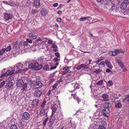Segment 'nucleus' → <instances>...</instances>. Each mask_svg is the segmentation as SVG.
<instances>
[{
    "instance_id": "2f4dec72",
    "label": "nucleus",
    "mask_w": 129,
    "mask_h": 129,
    "mask_svg": "<svg viewBox=\"0 0 129 129\" xmlns=\"http://www.w3.org/2000/svg\"><path fill=\"white\" fill-rule=\"evenodd\" d=\"M57 106L56 105H54L52 107L51 109L52 111L54 112H56L57 110Z\"/></svg>"
},
{
    "instance_id": "0e129e2a",
    "label": "nucleus",
    "mask_w": 129,
    "mask_h": 129,
    "mask_svg": "<svg viewBox=\"0 0 129 129\" xmlns=\"http://www.w3.org/2000/svg\"><path fill=\"white\" fill-rule=\"evenodd\" d=\"M58 5V4L57 3H55L53 4V6L54 7H56Z\"/></svg>"
},
{
    "instance_id": "2eb2a0df",
    "label": "nucleus",
    "mask_w": 129,
    "mask_h": 129,
    "mask_svg": "<svg viewBox=\"0 0 129 129\" xmlns=\"http://www.w3.org/2000/svg\"><path fill=\"white\" fill-rule=\"evenodd\" d=\"M38 61L40 63H43L45 61V59L43 56H41L38 58Z\"/></svg>"
},
{
    "instance_id": "58836bf2",
    "label": "nucleus",
    "mask_w": 129,
    "mask_h": 129,
    "mask_svg": "<svg viewBox=\"0 0 129 129\" xmlns=\"http://www.w3.org/2000/svg\"><path fill=\"white\" fill-rule=\"evenodd\" d=\"M96 64L99 65H103L104 67L105 66V62L104 61H102Z\"/></svg>"
},
{
    "instance_id": "9d476101",
    "label": "nucleus",
    "mask_w": 129,
    "mask_h": 129,
    "mask_svg": "<svg viewBox=\"0 0 129 129\" xmlns=\"http://www.w3.org/2000/svg\"><path fill=\"white\" fill-rule=\"evenodd\" d=\"M4 18L6 20H8L12 18V15L11 13H5Z\"/></svg>"
},
{
    "instance_id": "e433bc0d",
    "label": "nucleus",
    "mask_w": 129,
    "mask_h": 129,
    "mask_svg": "<svg viewBox=\"0 0 129 129\" xmlns=\"http://www.w3.org/2000/svg\"><path fill=\"white\" fill-rule=\"evenodd\" d=\"M89 17H84L83 18H79V20L80 21H84L86 20Z\"/></svg>"
},
{
    "instance_id": "393cba45",
    "label": "nucleus",
    "mask_w": 129,
    "mask_h": 129,
    "mask_svg": "<svg viewBox=\"0 0 129 129\" xmlns=\"http://www.w3.org/2000/svg\"><path fill=\"white\" fill-rule=\"evenodd\" d=\"M117 62L122 68H123L124 67L123 64L121 60H117Z\"/></svg>"
},
{
    "instance_id": "09e8293b",
    "label": "nucleus",
    "mask_w": 129,
    "mask_h": 129,
    "mask_svg": "<svg viewBox=\"0 0 129 129\" xmlns=\"http://www.w3.org/2000/svg\"><path fill=\"white\" fill-rule=\"evenodd\" d=\"M5 51L4 48L3 49L0 51V55H1L3 54L5 52Z\"/></svg>"
},
{
    "instance_id": "0eeeda50",
    "label": "nucleus",
    "mask_w": 129,
    "mask_h": 129,
    "mask_svg": "<svg viewBox=\"0 0 129 129\" xmlns=\"http://www.w3.org/2000/svg\"><path fill=\"white\" fill-rule=\"evenodd\" d=\"M43 84L42 82L39 81L36 82L34 85L33 87L34 89H36L37 88H40L42 87Z\"/></svg>"
},
{
    "instance_id": "72a5a7b5",
    "label": "nucleus",
    "mask_w": 129,
    "mask_h": 129,
    "mask_svg": "<svg viewBox=\"0 0 129 129\" xmlns=\"http://www.w3.org/2000/svg\"><path fill=\"white\" fill-rule=\"evenodd\" d=\"M74 68H76L78 70H80L82 68V64H81V65L79 66L76 65L74 67Z\"/></svg>"
},
{
    "instance_id": "338daca9",
    "label": "nucleus",
    "mask_w": 129,
    "mask_h": 129,
    "mask_svg": "<svg viewBox=\"0 0 129 129\" xmlns=\"http://www.w3.org/2000/svg\"><path fill=\"white\" fill-rule=\"evenodd\" d=\"M15 70H16V69H12L11 71V73L12 75L14 73V72L15 71Z\"/></svg>"
},
{
    "instance_id": "e2e57ef3",
    "label": "nucleus",
    "mask_w": 129,
    "mask_h": 129,
    "mask_svg": "<svg viewBox=\"0 0 129 129\" xmlns=\"http://www.w3.org/2000/svg\"><path fill=\"white\" fill-rule=\"evenodd\" d=\"M52 43V41L51 40H48V43L49 44H51Z\"/></svg>"
},
{
    "instance_id": "f03ea898",
    "label": "nucleus",
    "mask_w": 129,
    "mask_h": 129,
    "mask_svg": "<svg viewBox=\"0 0 129 129\" xmlns=\"http://www.w3.org/2000/svg\"><path fill=\"white\" fill-rule=\"evenodd\" d=\"M28 67L30 68L35 69L36 70H38L42 68V66L41 65H39L38 63L35 61H33Z\"/></svg>"
},
{
    "instance_id": "052dcab7",
    "label": "nucleus",
    "mask_w": 129,
    "mask_h": 129,
    "mask_svg": "<svg viewBox=\"0 0 129 129\" xmlns=\"http://www.w3.org/2000/svg\"><path fill=\"white\" fill-rule=\"evenodd\" d=\"M115 52H116V53H117V52H123V51L122 50H121V51H119V49H117L116 50L114 51Z\"/></svg>"
},
{
    "instance_id": "3c124183",
    "label": "nucleus",
    "mask_w": 129,
    "mask_h": 129,
    "mask_svg": "<svg viewBox=\"0 0 129 129\" xmlns=\"http://www.w3.org/2000/svg\"><path fill=\"white\" fill-rule=\"evenodd\" d=\"M48 38H44L43 39V41L42 42L43 43H45L47 42V41L48 40Z\"/></svg>"
},
{
    "instance_id": "412c9836",
    "label": "nucleus",
    "mask_w": 129,
    "mask_h": 129,
    "mask_svg": "<svg viewBox=\"0 0 129 129\" xmlns=\"http://www.w3.org/2000/svg\"><path fill=\"white\" fill-rule=\"evenodd\" d=\"M103 111L104 113L108 114L110 112V109L109 108L104 107L103 110Z\"/></svg>"
},
{
    "instance_id": "9b49d317",
    "label": "nucleus",
    "mask_w": 129,
    "mask_h": 129,
    "mask_svg": "<svg viewBox=\"0 0 129 129\" xmlns=\"http://www.w3.org/2000/svg\"><path fill=\"white\" fill-rule=\"evenodd\" d=\"M72 86L74 87V91L76 89H79L80 87V85L77 82H76L75 83H72L71 84Z\"/></svg>"
},
{
    "instance_id": "69168bd1",
    "label": "nucleus",
    "mask_w": 129,
    "mask_h": 129,
    "mask_svg": "<svg viewBox=\"0 0 129 129\" xmlns=\"http://www.w3.org/2000/svg\"><path fill=\"white\" fill-rule=\"evenodd\" d=\"M98 128L99 129H106L105 127L104 126H100Z\"/></svg>"
},
{
    "instance_id": "a878e982",
    "label": "nucleus",
    "mask_w": 129,
    "mask_h": 129,
    "mask_svg": "<svg viewBox=\"0 0 129 129\" xmlns=\"http://www.w3.org/2000/svg\"><path fill=\"white\" fill-rule=\"evenodd\" d=\"M51 48L53 49V50L55 52L57 51L58 50L57 46L54 44H52L51 46Z\"/></svg>"
},
{
    "instance_id": "6ab92c4d",
    "label": "nucleus",
    "mask_w": 129,
    "mask_h": 129,
    "mask_svg": "<svg viewBox=\"0 0 129 129\" xmlns=\"http://www.w3.org/2000/svg\"><path fill=\"white\" fill-rule=\"evenodd\" d=\"M105 63L106 64L108 68L110 69L112 68L113 66L110 61L106 60L105 61Z\"/></svg>"
},
{
    "instance_id": "20e7f679",
    "label": "nucleus",
    "mask_w": 129,
    "mask_h": 129,
    "mask_svg": "<svg viewBox=\"0 0 129 129\" xmlns=\"http://www.w3.org/2000/svg\"><path fill=\"white\" fill-rule=\"evenodd\" d=\"M40 115L41 116H42L44 115H45V116L46 117L47 116V113L48 111V110L47 108L45 109L40 108Z\"/></svg>"
},
{
    "instance_id": "39448f33",
    "label": "nucleus",
    "mask_w": 129,
    "mask_h": 129,
    "mask_svg": "<svg viewBox=\"0 0 129 129\" xmlns=\"http://www.w3.org/2000/svg\"><path fill=\"white\" fill-rule=\"evenodd\" d=\"M119 3H121L120 8L123 10L125 9L127 5V4L125 2V0H119Z\"/></svg>"
},
{
    "instance_id": "423d86ee",
    "label": "nucleus",
    "mask_w": 129,
    "mask_h": 129,
    "mask_svg": "<svg viewBox=\"0 0 129 129\" xmlns=\"http://www.w3.org/2000/svg\"><path fill=\"white\" fill-rule=\"evenodd\" d=\"M42 94L41 90L38 89L35 90L34 93V95L35 97H39Z\"/></svg>"
},
{
    "instance_id": "a18cd8bd",
    "label": "nucleus",
    "mask_w": 129,
    "mask_h": 129,
    "mask_svg": "<svg viewBox=\"0 0 129 129\" xmlns=\"http://www.w3.org/2000/svg\"><path fill=\"white\" fill-rule=\"evenodd\" d=\"M38 13L37 10L35 9H33L32 11V13L33 14H37Z\"/></svg>"
},
{
    "instance_id": "ea45409f",
    "label": "nucleus",
    "mask_w": 129,
    "mask_h": 129,
    "mask_svg": "<svg viewBox=\"0 0 129 129\" xmlns=\"http://www.w3.org/2000/svg\"><path fill=\"white\" fill-rule=\"evenodd\" d=\"M6 81H4L0 83V88H1L5 84Z\"/></svg>"
},
{
    "instance_id": "7ed1b4c3",
    "label": "nucleus",
    "mask_w": 129,
    "mask_h": 129,
    "mask_svg": "<svg viewBox=\"0 0 129 129\" xmlns=\"http://www.w3.org/2000/svg\"><path fill=\"white\" fill-rule=\"evenodd\" d=\"M111 12L113 15L118 16L119 15V14L120 13L119 9H117L115 6H111Z\"/></svg>"
},
{
    "instance_id": "4c0bfd02",
    "label": "nucleus",
    "mask_w": 129,
    "mask_h": 129,
    "mask_svg": "<svg viewBox=\"0 0 129 129\" xmlns=\"http://www.w3.org/2000/svg\"><path fill=\"white\" fill-rule=\"evenodd\" d=\"M10 129H17V127L16 125L14 124L11 126Z\"/></svg>"
},
{
    "instance_id": "bf43d9fd",
    "label": "nucleus",
    "mask_w": 129,
    "mask_h": 129,
    "mask_svg": "<svg viewBox=\"0 0 129 129\" xmlns=\"http://www.w3.org/2000/svg\"><path fill=\"white\" fill-rule=\"evenodd\" d=\"M26 41L27 43L28 42L29 43H32V41L28 39H26Z\"/></svg>"
},
{
    "instance_id": "774afa93",
    "label": "nucleus",
    "mask_w": 129,
    "mask_h": 129,
    "mask_svg": "<svg viewBox=\"0 0 129 129\" xmlns=\"http://www.w3.org/2000/svg\"><path fill=\"white\" fill-rule=\"evenodd\" d=\"M102 101V100H98L96 102V103L98 104L100 103H101Z\"/></svg>"
},
{
    "instance_id": "4be33fe9",
    "label": "nucleus",
    "mask_w": 129,
    "mask_h": 129,
    "mask_svg": "<svg viewBox=\"0 0 129 129\" xmlns=\"http://www.w3.org/2000/svg\"><path fill=\"white\" fill-rule=\"evenodd\" d=\"M101 96L103 99L104 101H107L109 98V96L105 94H103Z\"/></svg>"
},
{
    "instance_id": "5fc2aeb1",
    "label": "nucleus",
    "mask_w": 129,
    "mask_h": 129,
    "mask_svg": "<svg viewBox=\"0 0 129 129\" xmlns=\"http://www.w3.org/2000/svg\"><path fill=\"white\" fill-rule=\"evenodd\" d=\"M101 123L102 125L104 126H105L106 124V121L104 120L102 121L101 122Z\"/></svg>"
},
{
    "instance_id": "c9c22d12",
    "label": "nucleus",
    "mask_w": 129,
    "mask_h": 129,
    "mask_svg": "<svg viewBox=\"0 0 129 129\" xmlns=\"http://www.w3.org/2000/svg\"><path fill=\"white\" fill-rule=\"evenodd\" d=\"M11 46L9 45L6 48H4L5 51L8 52L10 51L11 49Z\"/></svg>"
},
{
    "instance_id": "dca6fc26",
    "label": "nucleus",
    "mask_w": 129,
    "mask_h": 129,
    "mask_svg": "<svg viewBox=\"0 0 129 129\" xmlns=\"http://www.w3.org/2000/svg\"><path fill=\"white\" fill-rule=\"evenodd\" d=\"M34 2V6L37 8L40 7V3L39 0H35Z\"/></svg>"
},
{
    "instance_id": "603ef678",
    "label": "nucleus",
    "mask_w": 129,
    "mask_h": 129,
    "mask_svg": "<svg viewBox=\"0 0 129 129\" xmlns=\"http://www.w3.org/2000/svg\"><path fill=\"white\" fill-rule=\"evenodd\" d=\"M23 45L24 46H26V47H28V43L27 42H23Z\"/></svg>"
},
{
    "instance_id": "6e6d98bb",
    "label": "nucleus",
    "mask_w": 129,
    "mask_h": 129,
    "mask_svg": "<svg viewBox=\"0 0 129 129\" xmlns=\"http://www.w3.org/2000/svg\"><path fill=\"white\" fill-rule=\"evenodd\" d=\"M57 84L56 83L54 84L53 85L52 87V89L53 90H54L55 88H56L57 86Z\"/></svg>"
},
{
    "instance_id": "de8ad7c7",
    "label": "nucleus",
    "mask_w": 129,
    "mask_h": 129,
    "mask_svg": "<svg viewBox=\"0 0 129 129\" xmlns=\"http://www.w3.org/2000/svg\"><path fill=\"white\" fill-rule=\"evenodd\" d=\"M103 57H101L100 59H98L97 61H95V63H96V64L100 62L101 61L103 60Z\"/></svg>"
},
{
    "instance_id": "473e14b6",
    "label": "nucleus",
    "mask_w": 129,
    "mask_h": 129,
    "mask_svg": "<svg viewBox=\"0 0 129 129\" xmlns=\"http://www.w3.org/2000/svg\"><path fill=\"white\" fill-rule=\"evenodd\" d=\"M109 54L111 56H115L117 54V53H116L115 51H111L109 52Z\"/></svg>"
},
{
    "instance_id": "6e6552de",
    "label": "nucleus",
    "mask_w": 129,
    "mask_h": 129,
    "mask_svg": "<svg viewBox=\"0 0 129 129\" xmlns=\"http://www.w3.org/2000/svg\"><path fill=\"white\" fill-rule=\"evenodd\" d=\"M30 117V115L28 112H25L22 114V118L24 120H28L29 119Z\"/></svg>"
},
{
    "instance_id": "c03bdc74",
    "label": "nucleus",
    "mask_w": 129,
    "mask_h": 129,
    "mask_svg": "<svg viewBox=\"0 0 129 129\" xmlns=\"http://www.w3.org/2000/svg\"><path fill=\"white\" fill-rule=\"evenodd\" d=\"M49 68V66L47 65H45L44 66L43 68V69L45 70H47Z\"/></svg>"
},
{
    "instance_id": "13d9d810",
    "label": "nucleus",
    "mask_w": 129,
    "mask_h": 129,
    "mask_svg": "<svg viewBox=\"0 0 129 129\" xmlns=\"http://www.w3.org/2000/svg\"><path fill=\"white\" fill-rule=\"evenodd\" d=\"M64 62L65 63H69V61L68 60L66 59V58H65L64 60Z\"/></svg>"
},
{
    "instance_id": "5701e85b",
    "label": "nucleus",
    "mask_w": 129,
    "mask_h": 129,
    "mask_svg": "<svg viewBox=\"0 0 129 129\" xmlns=\"http://www.w3.org/2000/svg\"><path fill=\"white\" fill-rule=\"evenodd\" d=\"M104 107L109 108L111 106V104L110 103L106 102L104 104Z\"/></svg>"
},
{
    "instance_id": "cd10ccee",
    "label": "nucleus",
    "mask_w": 129,
    "mask_h": 129,
    "mask_svg": "<svg viewBox=\"0 0 129 129\" xmlns=\"http://www.w3.org/2000/svg\"><path fill=\"white\" fill-rule=\"evenodd\" d=\"M55 119L54 117H51L49 121V123L51 124H52Z\"/></svg>"
},
{
    "instance_id": "864d4df0",
    "label": "nucleus",
    "mask_w": 129,
    "mask_h": 129,
    "mask_svg": "<svg viewBox=\"0 0 129 129\" xmlns=\"http://www.w3.org/2000/svg\"><path fill=\"white\" fill-rule=\"evenodd\" d=\"M101 72V70L99 69H98L94 71V72L97 74H99Z\"/></svg>"
},
{
    "instance_id": "f257e3e1",
    "label": "nucleus",
    "mask_w": 129,
    "mask_h": 129,
    "mask_svg": "<svg viewBox=\"0 0 129 129\" xmlns=\"http://www.w3.org/2000/svg\"><path fill=\"white\" fill-rule=\"evenodd\" d=\"M23 66V64L21 62H18L16 64L13 68L16 69V70H17L15 72L16 73H24L27 70V69H22Z\"/></svg>"
},
{
    "instance_id": "8fccbe9b",
    "label": "nucleus",
    "mask_w": 129,
    "mask_h": 129,
    "mask_svg": "<svg viewBox=\"0 0 129 129\" xmlns=\"http://www.w3.org/2000/svg\"><path fill=\"white\" fill-rule=\"evenodd\" d=\"M67 127L69 128L70 127H71L72 126V124L71 122L70 121L69 122L67 125Z\"/></svg>"
},
{
    "instance_id": "a211bd4d",
    "label": "nucleus",
    "mask_w": 129,
    "mask_h": 129,
    "mask_svg": "<svg viewBox=\"0 0 129 129\" xmlns=\"http://www.w3.org/2000/svg\"><path fill=\"white\" fill-rule=\"evenodd\" d=\"M13 85V83L12 82H9L6 85L5 88L9 89L11 88Z\"/></svg>"
},
{
    "instance_id": "7c9ffc66",
    "label": "nucleus",
    "mask_w": 129,
    "mask_h": 129,
    "mask_svg": "<svg viewBox=\"0 0 129 129\" xmlns=\"http://www.w3.org/2000/svg\"><path fill=\"white\" fill-rule=\"evenodd\" d=\"M115 107L118 108H120L122 107V104L120 102H118L115 104Z\"/></svg>"
},
{
    "instance_id": "b1692460",
    "label": "nucleus",
    "mask_w": 129,
    "mask_h": 129,
    "mask_svg": "<svg viewBox=\"0 0 129 129\" xmlns=\"http://www.w3.org/2000/svg\"><path fill=\"white\" fill-rule=\"evenodd\" d=\"M5 70L3 69L2 71V75L0 76V78H4L5 77L7 76L6 74L5 73H4V72H5Z\"/></svg>"
},
{
    "instance_id": "ddd939ff",
    "label": "nucleus",
    "mask_w": 129,
    "mask_h": 129,
    "mask_svg": "<svg viewBox=\"0 0 129 129\" xmlns=\"http://www.w3.org/2000/svg\"><path fill=\"white\" fill-rule=\"evenodd\" d=\"M48 13V11L46 9H43L41 11V13L42 16H45Z\"/></svg>"
},
{
    "instance_id": "bb28decb",
    "label": "nucleus",
    "mask_w": 129,
    "mask_h": 129,
    "mask_svg": "<svg viewBox=\"0 0 129 129\" xmlns=\"http://www.w3.org/2000/svg\"><path fill=\"white\" fill-rule=\"evenodd\" d=\"M69 68L68 67H66L64 68L63 69V74L66 73L69 71Z\"/></svg>"
},
{
    "instance_id": "37998d69",
    "label": "nucleus",
    "mask_w": 129,
    "mask_h": 129,
    "mask_svg": "<svg viewBox=\"0 0 129 129\" xmlns=\"http://www.w3.org/2000/svg\"><path fill=\"white\" fill-rule=\"evenodd\" d=\"M103 83V80H101L98 82L96 83V84L98 85H102Z\"/></svg>"
},
{
    "instance_id": "c85d7f7f",
    "label": "nucleus",
    "mask_w": 129,
    "mask_h": 129,
    "mask_svg": "<svg viewBox=\"0 0 129 129\" xmlns=\"http://www.w3.org/2000/svg\"><path fill=\"white\" fill-rule=\"evenodd\" d=\"M22 86V90L23 91H26L27 90V84L26 83H24L23 85Z\"/></svg>"
},
{
    "instance_id": "1a4fd4ad",
    "label": "nucleus",
    "mask_w": 129,
    "mask_h": 129,
    "mask_svg": "<svg viewBox=\"0 0 129 129\" xmlns=\"http://www.w3.org/2000/svg\"><path fill=\"white\" fill-rule=\"evenodd\" d=\"M18 123V126L20 128L24 126L26 124V122L22 119L19 120Z\"/></svg>"
},
{
    "instance_id": "49530a36",
    "label": "nucleus",
    "mask_w": 129,
    "mask_h": 129,
    "mask_svg": "<svg viewBox=\"0 0 129 129\" xmlns=\"http://www.w3.org/2000/svg\"><path fill=\"white\" fill-rule=\"evenodd\" d=\"M48 119V118L47 117H46V119L44 120V121L43 123V125H44L46 124L47 121V120Z\"/></svg>"
},
{
    "instance_id": "680f3d73",
    "label": "nucleus",
    "mask_w": 129,
    "mask_h": 129,
    "mask_svg": "<svg viewBox=\"0 0 129 129\" xmlns=\"http://www.w3.org/2000/svg\"><path fill=\"white\" fill-rule=\"evenodd\" d=\"M55 55L58 58L60 57L59 54L58 53H55Z\"/></svg>"
},
{
    "instance_id": "aec40b11",
    "label": "nucleus",
    "mask_w": 129,
    "mask_h": 129,
    "mask_svg": "<svg viewBox=\"0 0 129 129\" xmlns=\"http://www.w3.org/2000/svg\"><path fill=\"white\" fill-rule=\"evenodd\" d=\"M29 37L31 38V39H35L37 38V36L35 35L34 33H31L29 35Z\"/></svg>"
},
{
    "instance_id": "f3484780",
    "label": "nucleus",
    "mask_w": 129,
    "mask_h": 129,
    "mask_svg": "<svg viewBox=\"0 0 129 129\" xmlns=\"http://www.w3.org/2000/svg\"><path fill=\"white\" fill-rule=\"evenodd\" d=\"M19 46L20 44L19 43H16L13 46V49L15 51H18L20 49Z\"/></svg>"
},
{
    "instance_id": "4d7b16f0",
    "label": "nucleus",
    "mask_w": 129,
    "mask_h": 129,
    "mask_svg": "<svg viewBox=\"0 0 129 129\" xmlns=\"http://www.w3.org/2000/svg\"><path fill=\"white\" fill-rule=\"evenodd\" d=\"M108 83L109 84V86H110L112 85V81L109 80L108 81Z\"/></svg>"
},
{
    "instance_id": "a19ab883",
    "label": "nucleus",
    "mask_w": 129,
    "mask_h": 129,
    "mask_svg": "<svg viewBox=\"0 0 129 129\" xmlns=\"http://www.w3.org/2000/svg\"><path fill=\"white\" fill-rule=\"evenodd\" d=\"M71 96H73V97L74 99H76V100H77L79 98L77 96L76 94L75 93V94H71Z\"/></svg>"
},
{
    "instance_id": "f8f14e48",
    "label": "nucleus",
    "mask_w": 129,
    "mask_h": 129,
    "mask_svg": "<svg viewBox=\"0 0 129 129\" xmlns=\"http://www.w3.org/2000/svg\"><path fill=\"white\" fill-rule=\"evenodd\" d=\"M39 102V100L38 99L37 100H35L33 101L32 104L33 107L35 108L37 107L38 106Z\"/></svg>"
},
{
    "instance_id": "f704fd0d",
    "label": "nucleus",
    "mask_w": 129,
    "mask_h": 129,
    "mask_svg": "<svg viewBox=\"0 0 129 129\" xmlns=\"http://www.w3.org/2000/svg\"><path fill=\"white\" fill-rule=\"evenodd\" d=\"M46 103V101H44L42 103L41 105V108H43L45 109V108H44L45 106V103Z\"/></svg>"
},
{
    "instance_id": "79ce46f5",
    "label": "nucleus",
    "mask_w": 129,
    "mask_h": 129,
    "mask_svg": "<svg viewBox=\"0 0 129 129\" xmlns=\"http://www.w3.org/2000/svg\"><path fill=\"white\" fill-rule=\"evenodd\" d=\"M5 73L7 76H8V75H11V71L10 70H8L7 71H6Z\"/></svg>"
},
{
    "instance_id": "4468645a",
    "label": "nucleus",
    "mask_w": 129,
    "mask_h": 129,
    "mask_svg": "<svg viewBox=\"0 0 129 129\" xmlns=\"http://www.w3.org/2000/svg\"><path fill=\"white\" fill-rule=\"evenodd\" d=\"M24 83L22 79L18 80L16 82V86L17 87L21 86Z\"/></svg>"
},
{
    "instance_id": "c756f323",
    "label": "nucleus",
    "mask_w": 129,
    "mask_h": 129,
    "mask_svg": "<svg viewBox=\"0 0 129 129\" xmlns=\"http://www.w3.org/2000/svg\"><path fill=\"white\" fill-rule=\"evenodd\" d=\"M82 68L84 69H88L89 68V64H82Z\"/></svg>"
}]
</instances>
